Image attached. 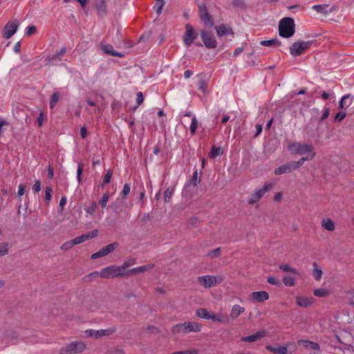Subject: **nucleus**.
Segmentation results:
<instances>
[{
  "label": "nucleus",
  "instance_id": "nucleus-34",
  "mask_svg": "<svg viewBox=\"0 0 354 354\" xmlns=\"http://www.w3.org/2000/svg\"><path fill=\"white\" fill-rule=\"evenodd\" d=\"M156 3L155 6H153V10L155 12L160 15L162 12V8L165 5V1L164 0H156Z\"/></svg>",
  "mask_w": 354,
  "mask_h": 354
},
{
  "label": "nucleus",
  "instance_id": "nucleus-22",
  "mask_svg": "<svg viewBox=\"0 0 354 354\" xmlns=\"http://www.w3.org/2000/svg\"><path fill=\"white\" fill-rule=\"evenodd\" d=\"M212 322L216 323H227L228 322L227 316L222 313H216L212 312L211 319Z\"/></svg>",
  "mask_w": 354,
  "mask_h": 354
},
{
  "label": "nucleus",
  "instance_id": "nucleus-8",
  "mask_svg": "<svg viewBox=\"0 0 354 354\" xmlns=\"http://www.w3.org/2000/svg\"><path fill=\"white\" fill-rule=\"evenodd\" d=\"M310 45V41H297L295 42L290 47V53L293 56H297L307 50Z\"/></svg>",
  "mask_w": 354,
  "mask_h": 354
},
{
  "label": "nucleus",
  "instance_id": "nucleus-28",
  "mask_svg": "<svg viewBox=\"0 0 354 354\" xmlns=\"http://www.w3.org/2000/svg\"><path fill=\"white\" fill-rule=\"evenodd\" d=\"M212 312L207 310L205 308H198L196 311V315L203 319H211Z\"/></svg>",
  "mask_w": 354,
  "mask_h": 354
},
{
  "label": "nucleus",
  "instance_id": "nucleus-30",
  "mask_svg": "<svg viewBox=\"0 0 354 354\" xmlns=\"http://www.w3.org/2000/svg\"><path fill=\"white\" fill-rule=\"evenodd\" d=\"M97 13L101 17L104 16L106 12V7L104 0H98L96 3Z\"/></svg>",
  "mask_w": 354,
  "mask_h": 354
},
{
  "label": "nucleus",
  "instance_id": "nucleus-25",
  "mask_svg": "<svg viewBox=\"0 0 354 354\" xmlns=\"http://www.w3.org/2000/svg\"><path fill=\"white\" fill-rule=\"evenodd\" d=\"M322 227L328 231L333 232L335 230L336 225L332 219L324 218L322 221Z\"/></svg>",
  "mask_w": 354,
  "mask_h": 354
},
{
  "label": "nucleus",
  "instance_id": "nucleus-33",
  "mask_svg": "<svg viewBox=\"0 0 354 354\" xmlns=\"http://www.w3.org/2000/svg\"><path fill=\"white\" fill-rule=\"evenodd\" d=\"M314 295L319 297H325L329 295V291L325 288H317L314 290Z\"/></svg>",
  "mask_w": 354,
  "mask_h": 354
},
{
  "label": "nucleus",
  "instance_id": "nucleus-35",
  "mask_svg": "<svg viewBox=\"0 0 354 354\" xmlns=\"http://www.w3.org/2000/svg\"><path fill=\"white\" fill-rule=\"evenodd\" d=\"M289 167L288 164L283 165L274 170L276 175H280L283 174L290 173Z\"/></svg>",
  "mask_w": 354,
  "mask_h": 354
},
{
  "label": "nucleus",
  "instance_id": "nucleus-55",
  "mask_svg": "<svg viewBox=\"0 0 354 354\" xmlns=\"http://www.w3.org/2000/svg\"><path fill=\"white\" fill-rule=\"evenodd\" d=\"M25 187L26 186L24 184H20L18 187L17 195L18 196H22L25 193Z\"/></svg>",
  "mask_w": 354,
  "mask_h": 354
},
{
  "label": "nucleus",
  "instance_id": "nucleus-19",
  "mask_svg": "<svg viewBox=\"0 0 354 354\" xmlns=\"http://www.w3.org/2000/svg\"><path fill=\"white\" fill-rule=\"evenodd\" d=\"M313 9H314L319 13L327 15L328 13L333 12L335 10V7L330 6L328 4L315 5L313 6Z\"/></svg>",
  "mask_w": 354,
  "mask_h": 354
},
{
  "label": "nucleus",
  "instance_id": "nucleus-23",
  "mask_svg": "<svg viewBox=\"0 0 354 354\" xmlns=\"http://www.w3.org/2000/svg\"><path fill=\"white\" fill-rule=\"evenodd\" d=\"M300 275H284L282 277L283 283L286 286H294Z\"/></svg>",
  "mask_w": 354,
  "mask_h": 354
},
{
  "label": "nucleus",
  "instance_id": "nucleus-36",
  "mask_svg": "<svg viewBox=\"0 0 354 354\" xmlns=\"http://www.w3.org/2000/svg\"><path fill=\"white\" fill-rule=\"evenodd\" d=\"M261 45L263 46H277L279 44V42L276 39H272L270 40H263L260 42Z\"/></svg>",
  "mask_w": 354,
  "mask_h": 354
},
{
  "label": "nucleus",
  "instance_id": "nucleus-26",
  "mask_svg": "<svg viewBox=\"0 0 354 354\" xmlns=\"http://www.w3.org/2000/svg\"><path fill=\"white\" fill-rule=\"evenodd\" d=\"M279 269L283 272H289L293 275H300V272L297 269H296L295 268H293L290 266H288V264H285V263L280 264Z\"/></svg>",
  "mask_w": 354,
  "mask_h": 354
},
{
  "label": "nucleus",
  "instance_id": "nucleus-13",
  "mask_svg": "<svg viewBox=\"0 0 354 354\" xmlns=\"http://www.w3.org/2000/svg\"><path fill=\"white\" fill-rule=\"evenodd\" d=\"M295 302L299 307L308 308L314 304L315 299L313 297L297 295L295 297Z\"/></svg>",
  "mask_w": 354,
  "mask_h": 354
},
{
  "label": "nucleus",
  "instance_id": "nucleus-4",
  "mask_svg": "<svg viewBox=\"0 0 354 354\" xmlns=\"http://www.w3.org/2000/svg\"><path fill=\"white\" fill-rule=\"evenodd\" d=\"M280 36L286 38L292 37L295 33V23L292 19L286 17L282 19L279 24Z\"/></svg>",
  "mask_w": 354,
  "mask_h": 354
},
{
  "label": "nucleus",
  "instance_id": "nucleus-3",
  "mask_svg": "<svg viewBox=\"0 0 354 354\" xmlns=\"http://www.w3.org/2000/svg\"><path fill=\"white\" fill-rule=\"evenodd\" d=\"M86 344L82 341H73L62 346L59 350V354H77L85 351Z\"/></svg>",
  "mask_w": 354,
  "mask_h": 354
},
{
  "label": "nucleus",
  "instance_id": "nucleus-37",
  "mask_svg": "<svg viewBox=\"0 0 354 354\" xmlns=\"http://www.w3.org/2000/svg\"><path fill=\"white\" fill-rule=\"evenodd\" d=\"M198 89L203 93L207 92V82L203 78H201L198 83Z\"/></svg>",
  "mask_w": 354,
  "mask_h": 354
},
{
  "label": "nucleus",
  "instance_id": "nucleus-48",
  "mask_svg": "<svg viewBox=\"0 0 354 354\" xmlns=\"http://www.w3.org/2000/svg\"><path fill=\"white\" fill-rule=\"evenodd\" d=\"M36 30H37V28L35 26H30L26 28L25 34L26 35L30 36V35H32L33 34H35L36 32Z\"/></svg>",
  "mask_w": 354,
  "mask_h": 354
},
{
  "label": "nucleus",
  "instance_id": "nucleus-62",
  "mask_svg": "<svg viewBox=\"0 0 354 354\" xmlns=\"http://www.w3.org/2000/svg\"><path fill=\"white\" fill-rule=\"evenodd\" d=\"M306 346H310V347L315 350L319 348V346L317 344H315V343H313L311 342H306Z\"/></svg>",
  "mask_w": 354,
  "mask_h": 354
},
{
  "label": "nucleus",
  "instance_id": "nucleus-51",
  "mask_svg": "<svg viewBox=\"0 0 354 354\" xmlns=\"http://www.w3.org/2000/svg\"><path fill=\"white\" fill-rule=\"evenodd\" d=\"M80 136L83 139H85L88 136V131L85 126L81 127Z\"/></svg>",
  "mask_w": 354,
  "mask_h": 354
},
{
  "label": "nucleus",
  "instance_id": "nucleus-52",
  "mask_svg": "<svg viewBox=\"0 0 354 354\" xmlns=\"http://www.w3.org/2000/svg\"><path fill=\"white\" fill-rule=\"evenodd\" d=\"M131 191L130 186L127 184H125L123 187V189L121 192V194L124 196H127Z\"/></svg>",
  "mask_w": 354,
  "mask_h": 354
},
{
  "label": "nucleus",
  "instance_id": "nucleus-47",
  "mask_svg": "<svg viewBox=\"0 0 354 354\" xmlns=\"http://www.w3.org/2000/svg\"><path fill=\"white\" fill-rule=\"evenodd\" d=\"M74 243L73 240L65 242L61 246V249L63 250H68L71 248H72L74 246Z\"/></svg>",
  "mask_w": 354,
  "mask_h": 354
},
{
  "label": "nucleus",
  "instance_id": "nucleus-16",
  "mask_svg": "<svg viewBox=\"0 0 354 354\" xmlns=\"http://www.w3.org/2000/svg\"><path fill=\"white\" fill-rule=\"evenodd\" d=\"M266 335L267 332L261 330L252 335L241 337V341L243 342H254Z\"/></svg>",
  "mask_w": 354,
  "mask_h": 354
},
{
  "label": "nucleus",
  "instance_id": "nucleus-2",
  "mask_svg": "<svg viewBox=\"0 0 354 354\" xmlns=\"http://www.w3.org/2000/svg\"><path fill=\"white\" fill-rule=\"evenodd\" d=\"M127 265L121 266H111L102 269L100 271L95 272L92 274L93 276L100 277L104 279L115 278L126 274Z\"/></svg>",
  "mask_w": 354,
  "mask_h": 354
},
{
  "label": "nucleus",
  "instance_id": "nucleus-20",
  "mask_svg": "<svg viewBox=\"0 0 354 354\" xmlns=\"http://www.w3.org/2000/svg\"><path fill=\"white\" fill-rule=\"evenodd\" d=\"M245 308L239 304L233 305L230 310V318L232 319H237L241 315H242L245 312Z\"/></svg>",
  "mask_w": 354,
  "mask_h": 354
},
{
  "label": "nucleus",
  "instance_id": "nucleus-21",
  "mask_svg": "<svg viewBox=\"0 0 354 354\" xmlns=\"http://www.w3.org/2000/svg\"><path fill=\"white\" fill-rule=\"evenodd\" d=\"M216 33L219 37L233 35L232 28L230 26L223 24L219 25L216 27Z\"/></svg>",
  "mask_w": 354,
  "mask_h": 354
},
{
  "label": "nucleus",
  "instance_id": "nucleus-43",
  "mask_svg": "<svg viewBox=\"0 0 354 354\" xmlns=\"http://www.w3.org/2000/svg\"><path fill=\"white\" fill-rule=\"evenodd\" d=\"M268 282L270 283V284H272V285H274V286H280L281 285V282L279 281V279H277V277H272V276H269L268 277Z\"/></svg>",
  "mask_w": 354,
  "mask_h": 354
},
{
  "label": "nucleus",
  "instance_id": "nucleus-7",
  "mask_svg": "<svg viewBox=\"0 0 354 354\" xmlns=\"http://www.w3.org/2000/svg\"><path fill=\"white\" fill-rule=\"evenodd\" d=\"M198 281L200 284L205 288H211L220 283L222 281L221 277H214L212 275H205L199 277Z\"/></svg>",
  "mask_w": 354,
  "mask_h": 354
},
{
  "label": "nucleus",
  "instance_id": "nucleus-1",
  "mask_svg": "<svg viewBox=\"0 0 354 354\" xmlns=\"http://www.w3.org/2000/svg\"><path fill=\"white\" fill-rule=\"evenodd\" d=\"M288 149L292 154L301 156L304 161H310L315 156L314 147L307 143L292 142L289 145Z\"/></svg>",
  "mask_w": 354,
  "mask_h": 354
},
{
  "label": "nucleus",
  "instance_id": "nucleus-12",
  "mask_svg": "<svg viewBox=\"0 0 354 354\" xmlns=\"http://www.w3.org/2000/svg\"><path fill=\"white\" fill-rule=\"evenodd\" d=\"M116 248V244L115 243H111L105 247L102 248L101 250H100L98 252L93 253L91 258L92 259H96L100 257H104L107 255L108 254L113 252Z\"/></svg>",
  "mask_w": 354,
  "mask_h": 354
},
{
  "label": "nucleus",
  "instance_id": "nucleus-27",
  "mask_svg": "<svg viewBox=\"0 0 354 354\" xmlns=\"http://www.w3.org/2000/svg\"><path fill=\"white\" fill-rule=\"evenodd\" d=\"M266 348L274 354H288L286 346H266Z\"/></svg>",
  "mask_w": 354,
  "mask_h": 354
},
{
  "label": "nucleus",
  "instance_id": "nucleus-10",
  "mask_svg": "<svg viewBox=\"0 0 354 354\" xmlns=\"http://www.w3.org/2000/svg\"><path fill=\"white\" fill-rule=\"evenodd\" d=\"M19 23L17 20L8 21L3 28V36L5 39L10 38L18 29Z\"/></svg>",
  "mask_w": 354,
  "mask_h": 354
},
{
  "label": "nucleus",
  "instance_id": "nucleus-32",
  "mask_svg": "<svg viewBox=\"0 0 354 354\" xmlns=\"http://www.w3.org/2000/svg\"><path fill=\"white\" fill-rule=\"evenodd\" d=\"M305 161L304 159H299L297 161H292L290 162L287 163L289 167V170L291 172L292 170H295L303 165Z\"/></svg>",
  "mask_w": 354,
  "mask_h": 354
},
{
  "label": "nucleus",
  "instance_id": "nucleus-63",
  "mask_svg": "<svg viewBox=\"0 0 354 354\" xmlns=\"http://www.w3.org/2000/svg\"><path fill=\"white\" fill-rule=\"evenodd\" d=\"M333 95V92H326V91H324L322 93V97L323 99L324 100H326L328 99V97H330V96Z\"/></svg>",
  "mask_w": 354,
  "mask_h": 354
},
{
  "label": "nucleus",
  "instance_id": "nucleus-24",
  "mask_svg": "<svg viewBox=\"0 0 354 354\" xmlns=\"http://www.w3.org/2000/svg\"><path fill=\"white\" fill-rule=\"evenodd\" d=\"M101 48L102 51L108 55L120 57L124 56L122 53H118L117 51H115L111 45L102 44Z\"/></svg>",
  "mask_w": 354,
  "mask_h": 354
},
{
  "label": "nucleus",
  "instance_id": "nucleus-50",
  "mask_svg": "<svg viewBox=\"0 0 354 354\" xmlns=\"http://www.w3.org/2000/svg\"><path fill=\"white\" fill-rule=\"evenodd\" d=\"M51 192L52 189L50 187H46L45 191V199L47 201V203H49L51 200Z\"/></svg>",
  "mask_w": 354,
  "mask_h": 354
},
{
  "label": "nucleus",
  "instance_id": "nucleus-57",
  "mask_svg": "<svg viewBox=\"0 0 354 354\" xmlns=\"http://www.w3.org/2000/svg\"><path fill=\"white\" fill-rule=\"evenodd\" d=\"M44 115L42 111H40L38 118H37V124L39 127H41L43 124V122L44 120Z\"/></svg>",
  "mask_w": 354,
  "mask_h": 354
},
{
  "label": "nucleus",
  "instance_id": "nucleus-15",
  "mask_svg": "<svg viewBox=\"0 0 354 354\" xmlns=\"http://www.w3.org/2000/svg\"><path fill=\"white\" fill-rule=\"evenodd\" d=\"M97 234H98V231L97 230H94L91 232H89L88 233L82 234L80 236H77V237L73 239V241L74 245H75L82 243L88 239L95 238L97 236Z\"/></svg>",
  "mask_w": 354,
  "mask_h": 354
},
{
  "label": "nucleus",
  "instance_id": "nucleus-53",
  "mask_svg": "<svg viewBox=\"0 0 354 354\" xmlns=\"http://www.w3.org/2000/svg\"><path fill=\"white\" fill-rule=\"evenodd\" d=\"M66 52V49L64 48H62L60 50V51L59 53H57L56 55L52 56L50 59H49V62H53L55 58L61 56V55H63Z\"/></svg>",
  "mask_w": 354,
  "mask_h": 354
},
{
  "label": "nucleus",
  "instance_id": "nucleus-45",
  "mask_svg": "<svg viewBox=\"0 0 354 354\" xmlns=\"http://www.w3.org/2000/svg\"><path fill=\"white\" fill-rule=\"evenodd\" d=\"M83 171V165L82 163L80 162L78 164L77 170V180L78 183H80L82 180V174Z\"/></svg>",
  "mask_w": 354,
  "mask_h": 354
},
{
  "label": "nucleus",
  "instance_id": "nucleus-18",
  "mask_svg": "<svg viewBox=\"0 0 354 354\" xmlns=\"http://www.w3.org/2000/svg\"><path fill=\"white\" fill-rule=\"evenodd\" d=\"M199 15L201 20L203 21L205 26H212L213 25L212 17L207 12L205 6L200 7Z\"/></svg>",
  "mask_w": 354,
  "mask_h": 354
},
{
  "label": "nucleus",
  "instance_id": "nucleus-46",
  "mask_svg": "<svg viewBox=\"0 0 354 354\" xmlns=\"http://www.w3.org/2000/svg\"><path fill=\"white\" fill-rule=\"evenodd\" d=\"M109 200V195L108 194H104L102 198L100 200V204L102 205V207H105Z\"/></svg>",
  "mask_w": 354,
  "mask_h": 354
},
{
  "label": "nucleus",
  "instance_id": "nucleus-41",
  "mask_svg": "<svg viewBox=\"0 0 354 354\" xmlns=\"http://www.w3.org/2000/svg\"><path fill=\"white\" fill-rule=\"evenodd\" d=\"M152 268V265L142 266L132 270L133 272H143Z\"/></svg>",
  "mask_w": 354,
  "mask_h": 354
},
{
  "label": "nucleus",
  "instance_id": "nucleus-42",
  "mask_svg": "<svg viewBox=\"0 0 354 354\" xmlns=\"http://www.w3.org/2000/svg\"><path fill=\"white\" fill-rule=\"evenodd\" d=\"M96 203L95 202L91 203L88 206L85 208V211L87 214H93L96 209Z\"/></svg>",
  "mask_w": 354,
  "mask_h": 354
},
{
  "label": "nucleus",
  "instance_id": "nucleus-5",
  "mask_svg": "<svg viewBox=\"0 0 354 354\" xmlns=\"http://www.w3.org/2000/svg\"><path fill=\"white\" fill-rule=\"evenodd\" d=\"M114 331L115 329L111 328L100 330L88 329L82 332L81 337L83 338L93 337L98 339L103 336H109L114 333Z\"/></svg>",
  "mask_w": 354,
  "mask_h": 354
},
{
  "label": "nucleus",
  "instance_id": "nucleus-39",
  "mask_svg": "<svg viewBox=\"0 0 354 354\" xmlns=\"http://www.w3.org/2000/svg\"><path fill=\"white\" fill-rule=\"evenodd\" d=\"M59 100V95L57 93H55L53 94L50 101V109H53L57 102Z\"/></svg>",
  "mask_w": 354,
  "mask_h": 354
},
{
  "label": "nucleus",
  "instance_id": "nucleus-60",
  "mask_svg": "<svg viewBox=\"0 0 354 354\" xmlns=\"http://www.w3.org/2000/svg\"><path fill=\"white\" fill-rule=\"evenodd\" d=\"M111 177H112V172L111 171H108L107 173L105 174L104 183H109L111 181Z\"/></svg>",
  "mask_w": 354,
  "mask_h": 354
},
{
  "label": "nucleus",
  "instance_id": "nucleus-58",
  "mask_svg": "<svg viewBox=\"0 0 354 354\" xmlns=\"http://www.w3.org/2000/svg\"><path fill=\"white\" fill-rule=\"evenodd\" d=\"M66 198L65 196H63L61 199H60V201H59V209H60V212H62L65 205L66 204Z\"/></svg>",
  "mask_w": 354,
  "mask_h": 354
},
{
  "label": "nucleus",
  "instance_id": "nucleus-40",
  "mask_svg": "<svg viewBox=\"0 0 354 354\" xmlns=\"http://www.w3.org/2000/svg\"><path fill=\"white\" fill-rule=\"evenodd\" d=\"M198 127V121L195 116H194L192 119V123L189 127L190 132L192 135H194L196 133V128Z\"/></svg>",
  "mask_w": 354,
  "mask_h": 354
},
{
  "label": "nucleus",
  "instance_id": "nucleus-49",
  "mask_svg": "<svg viewBox=\"0 0 354 354\" xmlns=\"http://www.w3.org/2000/svg\"><path fill=\"white\" fill-rule=\"evenodd\" d=\"M173 193H174V191L172 189H169L168 188L165 192V201L166 202H168L169 200L171 198V197L173 195Z\"/></svg>",
  "mask_w": 354,
  "mask_h": 354
},
{
  "label": "nucleus",
  "instance_id": "nucleus-11",
  "mask_svg": "<svg viewBox=\"0 0 354 354\" xmlns=\"http://www.w3.org/2000/svg\"><path fill=\"white\" fill-rule=\"evenodd\" d=\"M201 37L205 47L208 48H214L216 47L217 42L211 33L205 30H202L201 32Z\"/></svg>",
  "mask_w": 354,
  "mask_h": 354
},
{
  "label": "nucleus",
  "instance_id": "nucleus-14",
  "mask_svg": "<svg viewBox=\"0 0 354 354\" xmlns=\"http://www.w3.org/2000/svg\"><path fill=\"white\" fill-rule=\"evenodd\" d=\"M269 299V294L266 291L253 292L250 295V300L253 302H262Z\"/></svg>",
  "mask_w": 354,
  "mask_h": 354
},
{
  "label": "nucleus",
  "instance_id": "nucleus-38",
  "mask_svg": "<svg viewBox=\"0 0 354 354\" xmlns=\"http://www.w3.org/2000/svg\"><path fill=\"white\" fill-rule=\"evenodd\" d=\"M222 153H223V150L220 147L214 146L212 147L210 156L212 158H215V157L221 156Z\"/></svg>",
  "mask_w": 354,
  "mask_h": 354
},
{
  "label": "nucleus",
  "instance_id": "nucleus-9",
  "mask_svg": "<svg viewBox=\"0 0 354 354\" xmlns=\"http://www.w3.org/2000/svg\"><path fill=\"white\" fill-rule=\"evenodd\" d=\"M198 37V33L194 30V28L187 24L185 26V32L183 37V42L187 46H189L194 40Z\"/></svg>",
  "mask_w": 354,
  "mask_h": 354
},
{
  "label": "nucleus",
  "instance_id": "nucleus-29",
  "mask_svg": "<svg viewBox=\"0 0 354 354\" xmlns=\"http://www.w3.org/2000/svg\"><path fill=\"white\" fill-rule=\"evenodd\" d=\"M353 102V97L350 95H344L340 102L339 106L342 109L348 108Z\"/></svg>",
  "mask_w": 354,
  "mask_h": 354
},
{
  "label": "nucleus",
  "instance_id": "nucleus-59",
  "mask_svg": "<svg viewBox=\"0 0 354 354\" xmlns=\"http://www.w3.org/2000/svg\"><path fill=\"white\" fill-rule=\"evenodd\" d=\"M346 117V113L339 112L335 115V120L342 121Z\"/></svg>",
  "mask_w": 354,
  "mask_h": 354
},
{
  "label": "nucleus",
  "instance_id": "nucleus-64",
  "mask_svg": "<svg viewBox=\"0 0 354 354\" xmlns=\"http://www.w3.org/2000/svg\"><path fill=\"white\" fill-rule=\"evenodd\" d=\"M329 115H330V109L327 108L325 109V111L322 115V120H325L326 118H327L328 117Z\"/></svg>",
  "mask_w": 354,
  "mask_h": 354
},
{
  "label": "nucleus",
  "instance_id": "nucleus-31",
  "mask_svg": "<svg viewBox=\"0 0 354 354\" xmlns=\"http://www.w3.org/2000/svg\"><path fill=\"white\" fill-rule=\"evenodd\" d=\"M313 270L312 272L313 277L315 280L319 281L322 277V274H323L322 270L320 268H319L318 266L315 263H314L313 264Z\"/></svg>",
  "mask_w": 354,
  "mask_h": 354
},
{
  "label": "nucleus",
  "instance_id": "nucleus-56",
  "mask_svg": "<svg viewBox=\"0 0 354 354\" xmlns=\"http://www.w3.org/2000/svg\"><path fill=\"white\" fill-rule=\"evenodd\" d=\"M7 246L4 244H0V256H3L8 253Z\"/></svg>",
  "mask_w": 354,
  "mask_h": 354
},
{
  "label": "nucleus",
  "instance_id": "nucleus-44",
  "mask_svg": "<svg viewBox=\"0 0 354 354\" xmlns=\"http://www.w3.org/2000/svg\"><path fill=\"white\" fill-rule=\"evenodd\" d=\"M171 332L174 334H177V333H183V324H178L175 325L174 326H173L172 328H171Z\"/></svg>",
  "mask_w": 354,
  "mask_h": 354
},
{
  "label": "nucleus",
  "instance_id": "nucleus-17",
  "mask_svg": "<svg viewBox=\"0 0 354 354\" xmlns=\"http://www.w3.org/2000/svg\"><path fill=\"white\" fill-rule=\"evenodd\" d=\"M183 324V333L199 332L201 330V325L196 322H187Z\"/></svg>",
  "mask_w": 354,
  "mask_h": 354
},
{
  "label": "nucleus",
  "instance_id": "nucleus-61",
  "mask_svg": "<svg viewBox=\"0 0 354 354\" xmlns=\"http://www.w3.org/2000/svg\"><path fill=\"white\" fill-rule=\"evenodd\" d=\"M136 95H137V103H138V105H140L144 101L143 95H142V93L141 92H138V93H137Z\"/></svg>",
  "mask_w": 354,
  "mask_h": 354
},
{
  "label": "nucleus",
  "instance_id": "nucleus-6",
  "mask_svg": "<svg viewBox=\"0 0 354 354\" xmlns=\"http://www.w3.org/2000/svg\"><path fill=\"white\" fill-rule=\"evenodd\" d=\"M274 183L273 182L266 183L261 188L257 189L249 196L248 200V203L250 204H254L259 201L267 192L274 187Z\"/></svg>",
  "mask_w": 354,
  "mask_h": 354
},
{
  "label": "nucleus",
  "instance_id": "nucleus-54",
  "mask_svg": "<svg viewBox=\"0 0 354 354\" xmlns=\"http://www.w3.org/2000/svg\"><path fill=\"white\" fill-rule=\"evenodd\" d=\"M32 190L35 192H39L41 190V183L39 180H37L32 186Z\"/></svg>",
  "mask_w": 354,
  "mask_h": 354
}]
</instances>
